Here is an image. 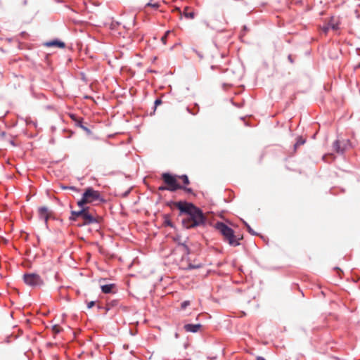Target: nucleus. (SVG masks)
Wrapping results in <instances>:
<instances>
[{"label":"nucleus","instance_id":"nucleus-1","mask_svg":"<svg viewBox=\"0 0 360 360\" xmlns=\"http://www.w3.org/2000/svg\"><path fill=\"white\" fill-rule=\"evenodd\" d=\"M174 204L186 215L182 219V224L185 228L191 229L205 224V217L203 213L192 203L179 201Z\"/></svg>","mask_w":360,"mask_h":360},{"label":"nucleus","instance_id":"nucleus-2","mask_svg":"<svg viewBox=\"0 0 360 360\" xmlns=\"http://www.w3.org/2000/svg\"><path fill=\"white\" fill-rule=\"evenodd\" d=\"M79 218L84 221L82 225H89L98 222V216L93 208L82 206L79 207L78 210L72 211L70 217L73 221H77Z\"/></svg>","mask_w":360,"mask_h":360},{"label":"nucleus","instance_id":"nucleus-3","mask_svg":"<svg viewBox=\"0 0 360 360\" xmlns=\"http://www.w3.org/2000/svg\"><path fill=\"white\" fill-rule=\"evenodd\" d=\"M216 229L221 233L224 240L231 246H238L239 241L243 238L239 235H235L232 229L222 222H217L215 224Z\"/></svg>","mask_w":360,"mask_h":360},{"label":"nucleus","instance_id":"nucleus-4","mask_svg":"<svg viewBox=\"0 0 360 360\" xmlns=\"http://www.w3.org/2000/svg\"><path fill=\"white\" fill-rule=\"evenodd\" d=\"M162 179L167 184V186L159 187L160 191L168 190L171 192H174L178 189H182L188 193H192L193 190L184 186H181L177 182L176 176H173L169 173H163L162 174Z\"/></svg>","mask_w":360,"mask_h":360},{"label":"nucleus","instance_id":"nucleus-5","mask_svg":"<svg viewBox=\"0 0 360 360\" xmlns=\"http://www.w3.org/2000/svg\"><path fill=\"white\" fill-rule=\"evenodd\" d=\"M97 200H101L100 192L89 187L85 190L82 198L77 201V204L78 207H89L88 204Z\"/></svg>","mask_w":360,"mask_h":360},{"label":"nucleus","instance_id":"nucleus-6","mask_svg":"<svg viewBox=\"0 0 360 360\" xmlns=\"http://www.w3.org/2000/svg\"><path fill=\"white\" fill-rule=\"evenodd\" d=\"M23 281L26 285L32 288L41 287L44 285L43 279L35 273L25 274Z\"/></svg>","mask_w":360,"mask_h":360},{"label":"nucleus","instance_id":"nucleus-7","mask_svg":"<svg viewBox=\"0 0 360 360\" xmlns=\"http://www.w3.org/2000/svg\"><path fill=\"white\" fill-rule=\"evenodd\" d=\"M38 214L39 219L44 220L46 222H47L48 219L51 215V212L47 207H39L38 208Z\"/></svg>","mask_w":360,"mask_h":360},{"label":"nucleus","instance_id":"nucleus-8","mask_svg":"<svg viewBox=\"0 0 360 360\" xmlns=\"http://www.w3.org/2000/svg\"><path fill=\"white\" fill-rule=\"evenodd\" d=\"M333 147L334 150L338 153H343L345 150V144L339 140H337L333 143Z\"/></svg>","mask_w":360,"mask_h":360},{"label":"nucleus","instance_id":"nucleus-9","mask_svg":"<svg viewBox=\"0 0 360 360\" xmlns=\"http://www.w3.org/2000/svg\"><path fill=\"white\" fill-rule=\"evenodd\" d=\"M201 327L202 326L200 324H186L184 326V329L187 332L196 333Z\"/></svg>","mask_w":360,"mask_h":360},{"label":"nucleus","instance_id":"nucleus-10","mask_svg":"<svg viewBox=\"0 0 360 360\" xmlns=\"http://www.w3.org/2000/svg\"><path fill=\"white\" fill-rule=\"evenodd\" d=\"M101 290L103 293L108 294V293H114L113 289L115 288V284H107V285H101Z\"/></svg>","mask_w":360,"mask_h":360},{"label":"nucleus","instance_id":"nucleus-11","mask_svg":"<svg viewBox=\"0 0 360 360\" xmlns=\"http://www.w3.org/2000/svg\"><path fill=\"white\" fill-rule=\"evenodd\" d=\"M48 46H57L58 48H64L65 46V43L58 40H53L46 44Z\"/></svg>","mask_w":360,"mask_h":360},{"label":"nucleus","instance_id":"nucleus-12","mask_svg":"<svg viewBox=\"0 0 360 360\" xmlns=\"http://www.w3.org/2000/svg\"><path fill=\"white\" fill-rule=\"evenodd\" d=\"M328 24L330 28L333 30H338L339 29V22L334 18H331Z\"/></svg>","mask_w":360,"mask_h":360},{"label":"nucleus","instance_id":"nucleus-13","mask_svg":"<svg viewBox=\"0 0 360 360\" xmlns=\"http://www.w3.org/2000/svg\"><path fill=\"white\" fill-rule=\"evenodd\" d=\"M160 6V4L158 2H148L146 4V7H150L153 9H158Z\"/></svg>","mask_w":360,"mask_h":360},{"label":"nucleus","instance_id":"nucleus-14","mask_svg":"<svg viewBox=\"0 0 360 360\" xmlns=\"http://www.w3.org/2000/svg\"><path fill=\"white\" fill-rule=\"evenodd\" d=\"M164 224L167 226L173 227V224L170 220L169 215L164 216Z\"/></svg>","mask_w":360,"mask_h":360},{"label":"nucleus","instance_id":"nucleus-15","mask_svg":"<svg viewBox=\"0 0 360 360\" xmlns=\"http://www.w3.org/2000/svg\"><path fill=\"white\" fill-rule=\"evenodd\" d=\"M179 179H181L184 185H188L190 184L188 177L186 175H181L177 176Z\"/></svg>","mask_w":360,"mask_h":360},{"label":"nucleus","instance_id":"nucleus-16","mask_svg":"<svg viewBox=\"0 0 360 360\" xmlns=\"http://www.w3.org/2000/svg\"><path fill=\"white\" fill-rule=\"evenodd\" d=\"M62 328L60 326H59L58 325H54L53 327H52V331L55 333V334H58L59 333L60 331H61Z\"/></svg>","mask_w":360,"mask_h":360},{"label":"nucleus","instance_id":"nucleus-17","mask_svg":"<svg viewBox=\"0 0 360 360\" xmlns=\"http://www.w3.org/2000/svg\"><path fill=\"white\" fill-rule=\"evenodd\" d=\"M184 15L187 18H194V13L193 12H188L187 11V9L184 11Z\"/></svg>","mask_w":360,"mask_h":360},{"label":"nucleus","instance_id":"nucleus-18","mask_svg":"<svg viewBox=\"0 0 360 360\" xmlns=\"http://www.w3.org/2000/svg\"><path fill=\"white\" fill-rule=\"evenodd\" d=\"M170 33V31H167L166 32V33L164 34V36L162 37L161 38V41L162 42L165 44H166V41H167V36L169 35V34Z\"/></svg>","mask_w":360,"mask_h":360},{"label":"nucleus","instance_id":"nucleus-19","mask_svg":"<svg viewBox=\"0 0 360 360\" xmlns=\"http://www.w3.org/2000/svg\"><path fill=\"white\" fill-rule=\"evenodd\" d=\"M181 247L183 249V251L186 253V254H189L190 252V250H189V248H188L187 245H186L185 244H181Z\"/></svg>","mask_w":360,"mask_h":360},{"label":"nucleus","instance_id":"nucleus-20","mask_svg":"<svg viewBox=\"0 0 360 360\" xmlns=\"http://www.w3.org/2000/svg\"><path fill=\"white\" fill-rule=\"evenodd\" d=\"M188 305H190L189 301H184L181 304V309H185Z\"/></svg>","mask_w":360,"mask_h":360},{"label":"nucleus","instance_id":"nucleus-21","mask_svg":"<svg viewBox=\"0 0 360 360\" xmlns=\"http://www.w3.org/2000/svg\"><path fill=\"white\" fill-rule=\"evenodd\" d=\"M330 27L328 25V24L326 25H323L322 27H321V30L323 32H324L325 34H326L328 32V31L330 30Z\"/></svg>","mask_w":360,"mask_h":360},{"label":"nucleus","instance_id":"nucleus-22","mask_svg":"<svg viewBox=\"0 0 360 360\" xmlns=\"http://www.w3.org/2000/svg\"><path fill=\"white\" fill-rule=\"evenodd\" d=\"M304 143V141L300 140L298 141L294 146L295 150H296L297 147L301 144H303Z\"/></svg>","mask_w":360,"mask_h":360},{"label":"nucleus","instance_id":"nucleus-23","mask_svg":"<svg viewBox=\"0 0 360 360\" xmlns=\"http://www.w3.org/2000/svg\"><path fill=\"white\" fill-rule=\"evenodd\" d=\"M331 158L332 159H334V157L333 155V154H328V155H325L323 157V159L325 160V161H327L326 158Z\"/></svg>","mask_w":360,"mask_h":360},{"label":"nucleus","instance_id":"nucleus-24","mask_svg":"<svg viewBox=\"0 0 360 360\" xmlns=\"http://www.w3.org/2000/svg\"><path fill=\"white\" fill-rule=\"evenodd\" d=\"M95 304V302L94 301H91L89 302L88 304H87V307L88 308H91L92 307H94Z\"/></svg>","mask_w":360,"mask_h":360},{"label":"nucleus","instance_id":"nucleus-25","mask_svg":"<svg viewBox=\"0 0 360 360\" xmlns=\"http://www.w3.org/2000/svg\"><path fill=\"white\" fill-rule=\"evenodd\" d=\"M198 267H200V266H199V265H198V266H194V265H192V264H189V265H188V269H195V268H198Z\"/></svg>","mask_w":360,"mask_h":360},{"label":"nucleus","instance_id":"nucleus-26","mask_svg":"<svg viewBox=\"0 0 360 360\" xmlns=\"http://www.w3.org/2000/svg\"><path fill=\"white\" fill-rule=\"evenodd\" d=\"M162 103V101L160 99H157L155 100V106H158V105L161 104Z\"/></svg>","mask_w":360,"mask_h":360},{"label":"nucleus","instance_id":"nucleus-27","mask_svg":"<svg viewBox=\"0 0 360 360\" xmlns=\"http://www.w3.org/2000/svg\"><path fill=\"white\" fill-rule=\"evenodd\" d=\"M257 360H266V359L262 356H257Z\"/></svg>","mask_w":360,"mask_h":360},{"label":"nucleus","instance_id":"nucleus-28","mask_svg":"<svg viewBox=\"0 0 360 360\" xmlns=\"http://www.w3.org/2000/svg\"><path fill=\"white\" fill-rule=\"evenodd\" d=\"M70 189L73 190V191H76L77 190L76 188H75V187H70Z\"/></svg>","mask_w":360,"mask_h":360},{"label":"nucleus","instance_id":"nucleus-29","mask_svg":"<svg viewBox=\"0 0 360 360\" xmlns=\"http://www.w3.org/2000/svg\"><path fill=\"white\" fill-rule=\"evenodd\" d=\"M11 144H12L13 146H15L14 142H13V141L11 142Z\"/></svg>","mask_w":360,"mask_h":360}]
</instances>
